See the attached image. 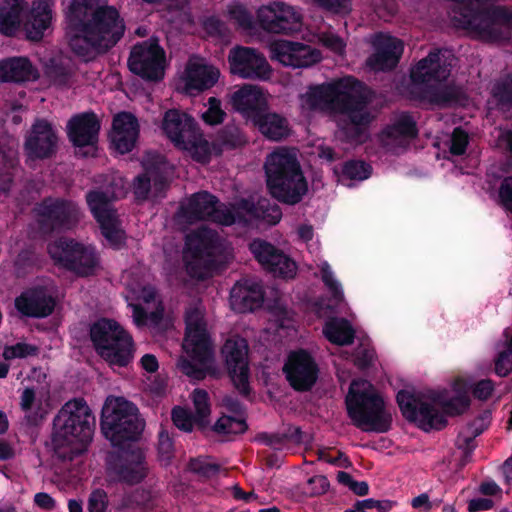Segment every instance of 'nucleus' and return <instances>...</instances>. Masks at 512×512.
Returning <instances> with one entry per match:
<instances>
[{
    "instance_id": "1",
    "label": "nucleus",
    "mask_w": 512,
    "mask_h": 512,
    "mask_svg": "<svg viewBox=\"0 0 512 512\" xmlns=\"http://www.w3.org/2000/svg\"><path fill=\"white\" fill-rule=\"evenodd\" d=\"M66 18L69 46L86 60L108 52L126 30L124 19L114 6H94L91 0H72Z\"/></svg>"
},
{
    "instance_id": "2",
    "label": "nucleus",
    "mask_w": 512,
    "mask_h": 512,
    "mask_svg": "<svg viewBox=\"0 0 512 512\" xmlns=\"http://www.w3.org/2000/svg\"><path fill=\"white\" fill-rule=\"evenodd\" d=\"M370 90L353 76L309 89L306 102L311 109L326 108L343 116L338 125L350 142H362L373 120L368 110Z\"/></svg>"
},
{
    "instance_id": "3",
    "label": "nucleus",
    "mask_w": 512,
    "mask_h": 512,
    "mask_svg": "<svg viewBox=\"0 0 512 512\" xmlns=\"http://www.w3.org/2000/svg\"><path fill=\"white\" fill-rule=\"evenodd\" d=\"M396 402L405 420L425 432L442 430L448 423L446 416L461 415L471 404L466 393L446 399L441 392L425 395L408 389L398 391Z\"/></svg>"
},
{
    "instance_id": "4",
    "label": "nucleus",
    "mask_w": 512,
    "mask_h": 512,
    "mask_svg": "<svg viewBox=\"0 0 512 512\" xmlns=\"http://www.w3.org/2000/svg\"><path fill=\"white\" fill-rule=\"evenodd\" d=\"M95 417L83 398L66 402L53 420L52 448L62 462L72 461L92 441Z\"/></svg>"
},
{
    "instance_id": "5",
    "label": "nucleus",
    "mask_w": 512,
    "mask_h": 512,
    "mask_svg": "<svg viewBox=\"0 0 512 512\" xmlns=\"http://www.w3.org/2000/svg\"><path fill=\"white\" fill-rule=\"evenodd\" d=\"M455 57L448 49H434L421 59L410 73L414 85L418 88V98L431 105L446 108L461 104L465 100L462 89L454 84L431 85V81H446L453 67Z\"/></svg>"
},
{
    "instance_id": "6",
    "label": "nucleus",
    "mask_w": 512,
    "mask_h": 512,
    "mask_svg": "<svg viewBox=\"0 0 512 512\" xmlns=\"http://www.w3.org/2000/svg\"><path fill=\"white\" fill-rule=\"evenodd\" d=\"M267 189L275 200L294 206L308 192V182L297 155L287 148L270 153L264 163Z\"/></svg>"
},
{
    "instance_id": "7",
    "label": "nucleus",
    "mask_w": 512,
    "mask_h": 512,
    "mask_svg": "<svg viewBox=\"0 0 512 512\" xmlns=\"http://www.w3.org/2000/svg\"><path fill=\"white\" fill-rule=\"evenodd\" d=\"M104 437L113 447L124 448L137 441L145 427L135 404L122 397L107 398L100 419Z\"/></svg>"
},
{
    "instance_id": "8",
    "label": "nucleus",
    "mask_w": 512,
    "mask_h": 512,
    "mask_svg": "<svg viewBox=\"0 0 512 512\" xmlns=\"http://www.w3.org/2000/svg\"><path fill=\"white\" fill-rule=\"evenodd\" d=\"M345 404L352 424L361 431L386 433L391 429V413L386 410L384 399L378 393L354 390L351 386Z\"/></svg>"
},
{
    "instance_id": "9",
    "label": "nucleus",
    "mask_w": 512,
    "mask_h": 512,
    "mask_svg": "<svg viewBox=\"0 0 512 512\" xmlns=\"http://www.w3.org/2000/svg\"><path fill=\"white\" fill-rule=\"evenodd\" d=\"M48 253L56 265L78 277L95 275L100 264V257L93 246L73 238L58 239L49 245Z\"/></svg>"
},
{
    "instance_id": "10",
    "label": "nucleus",
    "mask_w": 512,
    "mask_h": 512,
    "mask_svg": "<svg viewBox=\"0 0 512 512\" xmlns=\"http://www.w3.org/2000/svg\"><path fill=\"white\" fill-rule=\"evenodd\" d=\"M37 223L44 233L65 232L74 229L82 213L79 205L63 197H45L35 207Z\"/></svg>"
},
{
    "instance_id": "11",
    "label": "nucleus",
    "mask_w": 512,
    "mask_h": 512,
    "mask_svg": "<svg viewBox=\"0 0 512 512\" xmlns=\"http://www.w3.org/2000/svg\"><path fill=\"white\" fill-rule=\"evenodd\" d=\"M165 64V51L156 37L135 44L128 58L131 73L150 82H159L164 78Z\"/></svg>"
},
{
    "instance_id": "12",
    "label": "nucleus",
    "mask_w": 512,
    "mask_h": 512,
    "mask_svg": "<svg viewBox=\"0 0 512 512\" xmlns=\"http://www.w3.org/2000/svg\"><path fill=\"white\" fill-rule=\"evenodd\" d=\"M473 31L491 41H507L512 32V9L505 5L491 4L486 9L474 10Z\"/></svg>"
},
{
    "instance_id": "13",
    "label": "nucleus",
    "mask_w": 512,
    "mask_h": 512,
    "mask_svg": "<svg viewBox=\"0 0 512 512\" xmlns=\"http://www.w3.org/2000/svg\"><path fill=\"white\" fill-rule=\"evenodd\" d=\"M221 356L234 387L243 397H249L251 386L247 341L241 337L228 338L221 348Z\"/></svg>"
},
{
    "instance_id": "14",
    "label": "nucleus",
    "mask_w": 512,
    "mask_h": 512,
    "mask_svg": "<svg viewBox=\"0 0 512 512\" xmlns=\"http://www.w3.org/2000/svg\"><path fill=\"white\" fill-rule=\"evenodd\" d=\"M181 211L190 222L210 221L224 226L235 223L234 213L208 191L192 194L187 205L181 207Z\"/></svg>"
},
{
    "instance_id": "15",
    "label": "nucleus",
    "mask_w": 512,
    "mask_h": 512,
    "mask_svg": "<svg viewBox=\"0 0 512 512\" xmlns=\"http://www.w3.org/2000/svg\"><path fill=\"white\" fill-rule=\"evenodd\" d=\"M283 373L295 391L307 392L318 380L319 366L309 351L299 348L288 354Z\"/></svg>"
},
{
    "instance_id": "16",
    "label": "nucleus",
    "mask_w": 512,
    "mask_h": 512,
    "mask_svg": "<svg viewBox=\"0 0 512 512\" xmlns=\"http://www.w3.org/2000/svg\"><path fill=\"white\" fill-rule=\"evenodd\" d=\"M185 337L183 348L189 357L207 364L213 359V348L206 324L200 311L196 308L190 309L185 314Z\"/></svg>"
},
{
    "instance_id": "17",
    "label": "nucleus",
    "mask_w": 512,
    "mask_h": 512,
    "mask_svg": "<svg viewBox=\"0 0 512 512\" xmlns=\"http://www.w3.org/2000/svg\"><path fill=\"white\" fill-rule=\"evenodd\" d=\"M257 23L268 33L292 34L301 30L302 17L294 7L281 1H274L257 10Z\"/></svg>"
},
{
    "instance_id": "18",
    "label": "nucleus",
    "mask_w": 512,
    "mask_h": 512,
    "mask_svg": "<svg viewBox=\"0 0 512 512\" xmlns=\"http://www.w3.org/2000/svg\"><path fill=\"white\" fill-rule=\"evenodd\" d=\"M108 470L119 482L136 485L148 475V464L144 452L140 448L120 449L115 455H110Z\"/></svg>"
},
{
    "instance_id": "19",
    "label": "nucleus",
    "mask_w": 512,
    "mask_h": 512,
    "mask_svg": "<svg viewBox=\"0 0 512 512\" xmlns=\"http://www.w3.org/2000/svg\"><path fill=\"white\" fill-rule=\"evenodd\" d=\"M230 72L242 79L267 80L271 67L265 56L252 47L236 46L229 51Z\"/></svg>"
},
{
    "instance_id": "20",
    "label": "nucleus",
    "mask_w": 512,
    "mask_h": 512,
    "mask_svg": "<svg viewBox=\"0 0 512 512\" xmlns=\"http://www.w3.org/2000/svg\"><path fill=\"white\" fill-rule=\"evenodd\" d=\"M249 250L264 270L279 278H293L297 272L296 262L281 249L263 239H254Z\"/></svg>"
},
{
    "instance_id": "21",
    "label": "nucleus",
    "mask_w": 512,
    "mask_h": 512,
    "mask_svg": "<svg viewBox=\"0 0 512 512\" xmlns=\"http://www.w3.org/2000/svg\"><path fill=\"white\" fill-rule=\"evenodd\" d=\"M163 134L178 148L193 146L200 132L197 121L179 109H168L162 119Z\"/></svg>"
},
{
    "instance_id": "22",
    "label": "nucleus",
    "mask_w": 512,
    "mask_h": 512,
    "mask_svg": "<svg viewBox=\"0 0 512 512\" xmlns=\"http://www.w3.org/2000/svg\"><path fill=\"white\" fill-rule=\"evenodd\" d=\"M59 137L54 126L44 118H37L26 136L24 148L29 158L45 160L58 150Z\"/></svg>"
},
{
    "instance_id": "23",
    "label": "nucleus",
    "mask_w": 512,
    "mask_h": 512,
    "mask_svg": "<svg viewBox=\"0 0 512 512\" xmlns=\"http://www.w3.org/2000/svg\"><path fill=\"white\" fill-rule=\"evenodd\" d=\"M271 58L293 68L310 67L321 60V53L310 45L278 40L270 46Z\"/></svg>"
},
{
    "instance_id": "24",
    "label": "nucleus",
    "mask_w": 512,
    "mask_h": 512,
    "mask_svg": "<svg viewBox=\"0 0 512 512\" xmlns=\"http://www.w3.org/2000/svg\"><path fill=\"white\" fill-rule=\"evenodd\" d=\"M14 306L23 317L42 319L54 312L56 300L47 287L37 285L21 292L15 298Z\"/></svg>"
},
{
    "instance_id": "25",
    "label": "nucleus",
    "mask_w": 512,
    "mask_h": 512,
    "mask_svg": "<svg viewBox=\"0 0 512 512\" xmlns=\"http://www.w3.org/2000/svg\"><path fill=\"white\" fill-rule=\"evenodd\" d=\"M374 52L367 58L366 66L374 72L393 70L403 54V42L390 35L378 34L373 42Z\"/></svg>"
},
{
    "instance_id": "26",
    "label": "nucleus",
    "mask_w": 512,
    "mask_h": 512,
    "mask_svg": "<svg viewBox=\"0 0 512 512\" xmlns=\"http://www.w3.org/2000/svg\"><path fill=\"white\" fill-rule=\"evenodd\" d=\"M265 292L262 285L253 279L237 281L230 291L231 309L237 313L253 312L262 307Z\"/></svg>"
},
{
    "instance_id": "27",
    "label": "nucleus",
    "mask_w": 512,
    "mask_h": 512,
    "mask_svg": "<svg viewBox=\"0 0 512 512\" xmlns=\"http://www.w3.org/2000/svg\"><path fill=\"white\" fill-rule=\"evenodd\" d=\"M100 122L94 112L74 115L67 123V135L75 147H94L98 142Z\"/></svg>"
},
{
    "instance_id": "28",
    "label": "nucleus",
    "mask_w": 512,
    "mask_h": 512,
    "mask_svg": "<svg viewBox=\"0 0 512 512\" xmlns=\"http://www.w3.org/2000/svg\"><path fill=\"white\" fill-rule=\"evenodd\" d=\"M250 122L270 141L280 142L291 134L288 119L281 114L271 112L267 105Z\"/></svg>"
},
{
    "instance_id": "29",
    "label": "nucleus",
    "mask_w": 512,
    "mask_h": 512,
    "mask_svg": "<svg viewBox=\"0 0 512 512\" xmlns=\"http://www.w3.org/2000/svg\"><path fill=\"white\" fill-rule=\"evenodd\" d=\"M233 109L251 121L267 105L261 90L254 85L244 84L230 94L229 100Z\"/></svg>"
},
{
    "instance_id": "30",
    "label": "nucleus",
    "mask_w": 512,
    "mask_h": 512,
    "mask_svg": "<svg viewBox=\"0 0 512 512\" xmlns=\"http://www.w3.org/2000/svg\"><path fill=\"white\" fill-rule=\"evenodd\" d=\"M220 71L213 65L189 62L185 69V89L190 94L212 88L219 80Z\"/></svg>"
},
{
    "instance_id": "31",
    "label": "nucleus",
    "mask_w": 512,
    "mask_h": 512,
    "mask_svg": "<svg viewBox=\"0 0 512 512\" xmlns=\"http://www.w3.org/2000/svg\"><path fill=\"white\" fill-rule=\"evenodd\" d=\"M108 351H103L100 358L110 367H128L135 354V344L131 334L123 330L122 334L116 336L112 342L107 344Z\"/></svg>"
},
{
    "instance_id": "32",
    "label": "nucleus",
    "mask_w": 512,
    "mask_h": 512,
    "mask_svg": "<svg viewBox=\"0 0 512 512\" xmlns=\"http://www.w3.org/2000/svg\"><path fill=\"white\" fill-rule=\"evenodd\" d=\"M52 9L48 0L34 1L23 24L27 39L40 41L50 27Z\"/></svg>"
},
{
    "instance_id": "33",
    "label": "nucleus",
    "mask_w": 512,
    "mask_h": 512,
    "mask_svg": "<svg viewBox=\"0 0 512 512\" xmlns=\"http://www.w3.org/2000/svg\"><path fill=\"white\" fill-rule=\"evenodd\" d=\"M37 77V70L26 57H8L0 60V82L2 83H20Z\"/></svg>"
},
{
    "instance_id": "34",
    "label": "nucleus",
    "mask_w": 512,
    "mask_h": 512,
    "mask_svg": "<svg viewBox=\"0 0 512 512\" xmlns=\"http://www.w3.org/2000/svg\"><path fill=\"white\" fill-rule=\"evenodd\" d=\"M124 328L114 319L100 318L93 322L89 329V336L93 348L100 357L103 351H108L107 344L119 334L123 333Z\"/></svg>"
},
{
    "instance_id": "35",
    "label": "nucleus",
    "mask_w": 512,
    "mask_h": 512,
    "mask_svg": "<svg viewBox=\"0 0 512 512\" xmlns=\"http://www.w3.org/2000/svg\"><path fill=\"white\" fill-rule=\"evenodd\" d=\"M27 6L25 0H0V33L14 37L21 26V15Z\"/></svg>"
},
{
    "instance_id": "36",
    "label": "nucleus",
    "mask_w": 512,
    "mask_h": 512,
    "mask_svg": "<svg viewBox=\"0 0 512 512\" xmlns=\"http://www.w3.org/2000/svg\"><path fill=\"white\" fill-rule=\"evenodd\" d=\"M326 339L338 346L351 345L355 339V330L345 318H332L323 327Z\"/></svg>"
},
{
    "instance_id": "37",
    "label": "nucleus",
    "mask_w": 512,
    "mask_h": 512,
    "mask_svg": "<svg viewBox=\"0 0 512 512\" xmlns=\"http://www.w3.org/2000/svg\"><path fill=\"white\" fill-rule=\"evenodd\" d=\"M186 245L190 255L194 258L215 259L218 236L209 230L199 231L188 239Z\"/></svg>"
},
{
    "instance_id": "38",
    "label": "nucleus",
    "mask_w": 512,
    "mask_h": 512,
    "mask_svg": "<svg viewBox=\"0 0 512 512\" xmlns=\"http://www.w3.org/2000/svg\"><path fill=\"white\" fill-rule=\"evenodd\" d=\"M383 135L391 140H411L418 135L417 124L411 115L402 113L383 130Z\"/></svg>"
},
{
    "instance_id": "39",
    "label": "nucleus",
    "mask_w": 512,
    "mask_h": 512,
    "mask_svg": "<svg viewBox=\"0 0 512 512\" xmlns=\"http://www.w3.org/2000/svg\"><path fill=\"white\" fill-rule=\"evenodd\" d=\"M98 223L102 235L113 249L120 250L125 247L127 237L125 231L120 226L117 214L100 220Z\"/></svg>"
},
{
    "instance_id": "40",
    "label": "nucleus",
    "mask_w": 512,
    "mask_h": 512,
    "mask_svg": "<svg viewBox=\"0 0 512 512\" xmlns=\"http://www.w3.org/2000/svg\"><path fill=\"white\" fill-rule=\"evenodd\" d=\"M86 202L97 222L116 214L109 208L108 195L100 190H91L86 194Z\"/></svg>"
},
{
    "instance_id": "41",
    "label": "nucleus",
    "mask_w": 512,
    "mask_h": 512,
    "mask_svg": "<svg viewBox=\"0 0 512 512\" xmlns=\"http://www.w3.org/2000/svg\"><path fill=\"white\" fill-rule=\"evenodd\" d=\"M36 400V392L34 388L26 387L21 394L20 407L25 413L24 420L30 427L37 426L43 420L41 404L37 409L33 410V405Z\"/></svg>"
},
{
    "instance_id": "42",
    "label": "nucleus",
    "mask_w": 512,
    "mask_h": 512,
    "mask_svg": "<svg viewBox=\"0 0 512 512\" xmlns=\"http://www.w3.org/2000/svg\"><path fill=\"white\" fill-rule=\"evenodd\" d=\"M41 267L39 255L31 248L20 250L14 260V270L18 278L26 277L35 269Z\"/></svg>"
},
{
    "instance_id": "43",
    "label": "nucleus",
    "mask_w": 512,
    "mask_h": 512,
    "mask_svg": "<svg viewBox=\"0 0 512 512\" xmlns=\"http://www.w3.org/2000/svg\"><path fill=\"white\" fill-rule=\"evenodd\" d=\"M491 95L501 109H512V75L499 78L492 86Z\"/></svg>"
},
{
    "instance_id": "44",
    "label": "nucleus",
    "mask_w": 512,
    "mask_h": 512,
    "mask_svg": "<svg viewBox=\"0 0 512 512\" xmlns=\"http://www.w3.org/2000/svg\"><path fill=\"white\" fill-rule=\"evenodd\" d=\"M251 214L270 225H276L282 218V210L276 203H271L267 199L259 200L256 205L250 209Z\"/></svg>"
},
{
    "instance_id": "45",
    "label": "nucleus",
    "mask_w": 512,
    "mask_h": 512,
    "mask_svg": "<svg viewBox=\"0 0 512 512\" xmlns=\"http://www.w3.org/2000/svg\"><path fill=\"white\" fill-rule=\"evenodd\" d=\"M247 429L248 425L245 419L228 415L221 416L213 425V431L223 435L243 434Z\"/></svg>"
},
{
    "instance_id": "46",
    "label": "nucleus",
    "mask_w": 512,
    "mask_h": 512,
    "mask_svg": "<svg viewBox=\"0 0 512 512\" xmlns=\"http://www.w3.org/2000/svg\"><path fill=\"white\" fill-rule=\"evenodd\" d=\"M227 117V113L222 108L221 100L217 97H209L207 109L201 114L202 121L208 126H217L222 124Z\"/></svg>"
},
{
    "instance_id": "47",
    "label": "nucleus",
    "mask_w": 512,
    "mask_h": 512,
    "mask_svg": "<svg viewBox=\"0 0 512 512\" xmlns=\"http://www.w3.org/2000/svg\"><path fill=\"white\" fill-rule=\"evenodd\" d=\"M46 73L53 85L61 88L71 86L74 73L69 66L63 63L53 62L47 68Z\"/></svg>"
},
{
    "instance_id": "48",
    "label": "nucleus",
    "mask_w": 512,
    "mask_h": 512,
    "mask_svg": "<svg viewBox=\"0 0 512 512\" xmlns=\"http://www.w3.org/2000/svg\"><path fill=\"white\" fill-rule=\"evenodd\" d=\"M215 265H216L215 259L194 258L191 256V259L186 262V270H187V273L192 278L204 280L214 270Z\"/></svg>"
},
{
    "instance_id": "49",
    "label": "nucleus",
    "mask_w": 512,
    "mask_h": 512,
    "mask_svg": "<svg viewBox=\"0 0 512 512\" xmlns=\"http://www.w3.org/2000/svg\"><path fill=\"white\" fill-rule=\"evenodd\" d=\"M215 141L225 149H234L245 143L239 129L235 126H225L222 128L218 131Z\"/></svg>"
},
{
    "instance_id": "50",
    "label": "nucleus",
    "mask_w": 512,
    "mask_h": 512,
    "mask_svg": "<svg viewBox=\"0 0 512 512\" xmlns=\"http://www.w3.org/2000/svg\"><path fill=\"white\" fill-rule=\"evenodd\" d=\"M113 133H124L139 135V123L137 118L130 112L117 114L112 123Z\"/></svg>"
},
{
    "instance_id": "51",
    "label": "nucleus",
    "mask_w": 512,
    "mask_h": 512,
    "mask_svg": "<svg viewBox=\"0 0 512 512\" xmlns=\"http://www.w3.org/2000/svg\"><path fill=\"white\" fill-rule=\"evenodd\" d=\"M372 167L361 160H349L342 167V175L350 180H365L370 177Z\"/></svg>"
},
{
    "instance_id": "52",
    "label": "nucleus",
    "mask_w": 512,
    "mask_h": 512,
    "mask_svg": "<svg viewBox=\"0 0 512 512\" xmlns=\"http://www.w3.org/2000/svg\"><path fill=\"white\" fill-rule=\"evenodd\" d=\"M494 0H469L460 8L459 23L462 28L473 31V12L474 10L486 9Z\"/></svg>"
},
{
    "instance_id": "53",
    "label": "nucleus",
    "mask_w": 512,
    "mask_h": 512,
    "mask_svg": "<svg viewBox=\"0 0 512 512\" xmlns=\"http://www.w3.org/2000/svg\"><path fill=\"white\" fill-rule=\"evenodd\" d=\"M188 469L199 476L210 478L217 475L221 467L217 463L209 462L207 457L199 456L189 460Z\"/></svg>"
},
{
    "instance_id": "54",
    "label": "nucleus",
    "mask_w": 512,
    "mask_h": 512,
    "mask_svg": "<svg viewBox=\"0 0 512 512\" xmlns=\"http://www.w3.org/2000/svg\"><path fill=\"white\" fill-rule=\"evenodd\" d=\"M39 354V347L25 342H18L12 346H7L4 349L3 357L6 360L24 359L30 356H37Z\"/></svg>"
},
{
    "instance_id": "55",
    "label": "nucleus",
    "mask_w": 512,
    "mask_h": 512,
    "mask_svg": "<svg viewBox=\"0 0 512 512\" xmlns=\"http://www.w3.org/2000/svg\"><path fill=\"white\" fill-rule=\"evenodd\" d=\"M230 18L242 29L244 30H253L256 26L254 17L248 9L241 5L237 4L232 6L229 9Z\"/></svg>"
},
{
    "instance_id": "56",
    "label": "nucleus",
    "mask_w": 512,
    "mask_h": 512,
    "mask_svg": "<svg viewBox=\"0 0 512 512\" xmlns=\"http://www.w3.org/2000/svg\"><path fill=\"white\" fill-rule=\"evenodd\" d=\"M469 144L468 133L461 127H456L451 135L449 152L453 156H462L466 153Z\"/></svg>"
},
{
    "instance_id": "57",
    "label": "nucleus",
    "mask_w": 512,
    "mask_h": 512,
    "mask_svg": "<svg viewBox=\"0 0 512 512\" xmlns=\"http://www.w3.org/2000/svg\"><path fill=\"white\" fill-rule=\"evenodd\" d=\"M201 27L210 37L223 38L227 34V26L218 16L211 15L201 20Z\"/></svg>"
},
{
    "instance_id": "58",
    "label": "nucleus",
    "mask_w": 512,
    "mask_h": 512,
    "mask_svg": "<svg viewBox=\"0 0 512 512\" xmlns=\"http://www.w3.org/2000/svg\"><path fill=\"white\" fill-rule=\"evenodd\" d=\"M193 404L199 423L204 422V420L209 416L211 412L209 394L207 391L203 389H195L193 391Z\"/></svg>"
},
{
    "instance_id": "59",
    "label": "nucleus",
    "mask_w": 512,
    "mask_h": 512,
    "mask_svg": "<svg viewBox=\"0 0 512 512\" xmlns=\"http://www.w3.org/2000/svg\"><path fill=\"white\" fill-rule=\"evenodd\" d=\"M321 279L325 286L331 292L333 299L337 303L341 302L344 299V294L341 285L334 278L333 272L327 263L321 268Z\"/></svg>"
},
{
    "instance_id": "60",
    "label": "nucleus",
    "mask_w": 512,
    "mask_h": 512,
    "mask_svg": "<svg viewBox=\"0 0 512 512\" xmlns=\"http://www.w3.org/2000/svg\"><path fill=\"white\" fill-rule=\"evenodd\" d=\"M181 150L190 151L193 159L200 163H206L210 160V148L207 140L203 138L201 131L197 135V139L193 146H187Z\"/></svg>"
},
{
    "instance_id": "61",
    "label": "nucleus",
    "mask_w": 512,
    "mask_h": 512,
    "mask_svg": "<svg viewBox=\"0 0 512 512\" xmlns=\"http://www.w3.org/2000/svg\"><path fill=\"white\" fill-rule=\"evenodd\" d=\"M151 191V179L145 170L144 173L137 175L133 181V194L137 201H146Z\"/></svg>"
},
{
    "instance_id": "62",
    "label": "nucleus",
    "mask_w": 512,
    "mask_h": 512,
    "mask_svg": "<svg viewBox=\"0 0 512 512\" xmlns=\"http://www.w3.org/2000/svg\"><path fill=\"white\" fill-rule=\"evenodd\" d=\"M139 135L113 133L112 142L115 149L121 153L126 154L133 150Z\"/></svg>"
},
{
    "instance_id": "63",
    "label": "nucleus",
    "mask_w": 512,
    "mask_h": 512,
    "mask_svg": "<svg viewBox=\"0 0 512 512\" xmlns=\"http://www.w3.org/2000/svg\"><path fill=\"white\" fill-rule=\"evenodd\" d=\"M498 197L503 208L512 213V176H506L501 180Z\"/></svg>"
},
{
    "instance_id": "64",
    "label": "nucleus",
    "mask_w": 512,
    "mask_h": 512,
    "mask_svg": "<svg viewBox=\"0 0 512 512\" xmlns=\"http://www.w3.org/2000/svg\"><path fill=\"white\" fill-rule=\"evenodd\" d=\"M494 370L500 377H506L512 371V349L507 347L498 354Z\"/></svg>"
}]
</instances>
